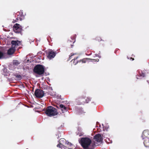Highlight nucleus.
<instances>
[{"label":"nucleus","mask_w":149,"mask_h":149,"mask_svg":"<svg viewBox=\"0 0 149 149\" xmlns=\"http://www.w3.org/2000/svg\"><path fill=\"white\" fill-rule=\"evenodd\" d=\"M45 113L48 116H51L57 115L58 112L55 108L52 107H49L46 109Z\"/></svg>","instance_id":"obj_1"},{"label":"nucleus","mask_w":149,"mask_h":149,"mask_svg":"<svg viewBox=\"0 0 149 149\" xmlns=\"http://www.w3.org/2000/svg\"><path fill=\"white\" fill-rule=\"evenodd\" d=\"M20 42L18 40H13L11 41L12 47L8 51V53L9 54H13L15 52V47L18 46Z\"/></svg>","instance_id":"obj_2"},{"label":"nucleus","mask_w":149,"mask_h":149,"mask_svg":"<svg viewBox=\"0 0 149 149\" xmlns=\"http://www.w3.org/2000/svg\"><path fill=\"white\" fill-rule=\"evenodd\" d=\"M91 142L90 139L87 137L82 138L81 140V146L84 148H87L90 144Z\"/></svg>","instance_id":"obj_3"},{"label":"nucleus","mask_w":149,"mask_h":149,"mask_svg":"<svg viewBox=\"0 0 149 149\" xmlns=\"http://www.w3.org/2000/svg\"><path fill=\"white\" fill-rule=\"evenodd\" d=\"M34 71L35 73L39 74H42L44 73L45 71L44 67L42 65H37L34 67Z\"/></svg>","instance_id":"obj_4"},{"label":"nucleus","mask_w":149,"mask_h":149,"mask_svg":"<svg viewBox=\"0 0 149 149\" xmlns=\"http://www.w3.org/2000/svg\"><path fill=\"white\" fill-rule=\"evenodd\" d=\"M148 134V131L146 130L143 132L142 136L143 139H144V144L146 147L148 146L149 145V138L146 136Z\"/></svg>","instance_id":"obj_5"},{"label":"nucleus","mask_w":149,"mask_h":149,"mask_svg":"<svg viewBox=\"0 0 149 149\" xmlns=\"http://www.w3.org/2000/svg\"><path fill=\"white\" fill-rule=\"evenodd\" d=\"M22 27L19 24H16L13 27V30L15 33H19L22 30Z\"/></svg>","instance_id":"obj_6"},{"label":"nucleus","mask_w":149,"mask_h":149,"mask_svg":"<svg viewBox=\"0 0 149 149\" xmlns=\"http://www.w3.org/2000/svg\"><path fill=\"white\" fill-rule=\"evenodd\" d=\"M34 94L37 97H42L44 96L43 92L42 90L38 89L36 90Z\"/></svg>","instance_id":"obj_7"},{"label":"nucleus","mask_w":149,"mask_h":149,"mask_svg":"<svg viewBox=\"0 0 149 149\" xmlns=\"http://www.w3.org/2000/svg\"><path fill=\"white\" fill-rule=\"evenodd\" d=\"M65 139H61L59 141L60 144H58L57 145L58 147H61L62 149H73L72 148H68L67 147H65L62 144L63 142L65 141Z\"/></svg>","instance_id":"obj_8"},{"label":"nucleus","mask_w":149,"mask_h":149,"mask_svg":"<svg viewBox=\"0 0 149 149\" xmlns=\"http://www.w3.org/2000/svg\"><path fill=\"white\" fill-rule=\"evenodd\" d=\"M94 139L98 142H101L103 139L102 136L99 134H96L94 136Z\"/></svg>","instance_id":"obj_9"},{"label":"nucleus","mask_w":149,"mask_h":149,"mask_svg":"<svg viewBox=\"0 0 149 149\" xmlns=\"http://www.w3.org/2000/svg\"><path fill=\"white\" fill-rule=\"evenodd\" d=\"M56 55V54L54 52L51 51L50 52L48 56V58L49 59H51L54 58Z\"/></svg>","instance_id":"obj_10"},{"label":"nucleus","mask_w":149,"mask_h":149,"mask_svg":"<svg viewBox=\"0 0 149 149\" xmlns=\"http://www.w3.org/2000/svg\"><path fill=\"white\" fill-rule=\"evenodd\" d=\"M6 54L0 52V59L5 58Z\"/></svg>","instance_id":"obj_11"},{"label":"nucleus","mask_w":149,"mask_h":149,"mask_svg":"<svg viewBox=\"0 0 149 149\" xmlns=\"http://www.w3.org/2000/svg\"><path fill=\"white\" fill-rule=\"evenodd\" d=\"M60 107L61 109V110L63 112H64V111L66 110V108L65 106L63 104H60Z\"/></svg>","instance_id":"obj_12"},{"label":"nucleus","mask_w":149,"mask_h":149,"mask_svg":"<svg viewBox=\"0 0 149 149\" xmlns=\"http://www.w3.org/2000/svg\"><path fill=\"white\" fill-rule=\"evenodd\" d=\"M88 59H84L80 61H81L82 63H85L88 61Z\"/></svg>","instance_id":"obj_13"},{"label":"nucleus","mask_w":149,"mask_h":149,"mask_svg":"<svg viewBox=\"0 0 149 149\" xmlns=\"http://www.w3.org/2000/svg\"><path fill=\"white\" fill-rule=\"evenodd\" d=\"M13 63L15 65H17L19 64V63L17 60H15L13 61Z\"/></svg>","instance_id":"obj_14"},{"label":"nucleus","mask_w":149,"mask_h":149,"mask_svg":"<svg viewBox=\"0 0 149 149\" xmlns=\"http://www.w3.org/2000/svg\"><path fill=\"white\" fill-rule=\"evenodd\" d=\"M77 63V62L76 61V59H74V65H76Z\"/></svg>","instance_id":"obj_15"},{"label":"nucleus","mask_w":149,"mask_h":149,"mask_svg":"<svg viewBox=\"0 0 149 149\" xmlns=\"http://www.w3.org/2000/svg\"><path fill=\"white\" fill-rule=\"evenodd\" d=\"M83 134H84V133L83 132H81V133H78V135H79V136H82Z\"/></svg>","instance_id":"obj_16"},{"label":"nucleus","mask_w":149,"mask_h":149,"mask_svg":"<svg viewBox=\"0 0 149 149\" xmlns=\"http://www.w3.org/2000/svg\"><path fill=\"white\" fill-rule=\"evenodd\" d=\"M67 144L68 146H73V145H72V144H71L70 143H69V142H68V143H67Z\"/></svg>","instance_id":"obj_17"},{"label":"nucleus","mask_w":149,"mask_h":149,"mask_svg":"<svg viewBox=\"0 0 149 149\" xmlns=\"http://www.w3.org/2000/svg\"><path fill=\"white\" fill-rule=\"evenodd\" d=\"M140 75L141 77H144L145 76L144 74L142 73L141 74H140Z\"/></svg>","instance_id":"obj_18"},{"label":"nucleus","mask_w":149,"mask_h":149,"mask_svg":"<svg viewBox=\"0 0 149 149\" xmlns=\"http://www.w3.org/2000/svg\"><path fill=\"white\" fill-rule=\"evenodd\" d=\"M17 77H18V78H20L21 77L20 75H17Z\"/></svg>","instance_id":"obj_19"},{"label":"nucleus","mask_w":149,"mask_h":149,"mask_svg":"<svg viewBox=\"0 0 149 149\" xmlns=\"http://www.w3.org/2000/svg\"><path fill=\"white\" fill-rule=\"evenodd\" d=\"M88 99H88V98L87 99H86V101H88Z\"/></svg>","instance_id":"obj_20"},{"label":"nucleus","mask_w":149,"mask_h":149,"mask_svg":"<svg viewBox=\"0 0 149 149\" xmlns=\"http://www.w3.org/2000/svg\"><path fill=\"white\" fill-rule=\"evenodd\" d=\"M131 58L133 60H134V58Z\"/></svg>","instance_id":"obj_21"},{"label":"nucleus","mask_w":149,"mask_h":149,"mask_svg":"<svg viewBox=\"0 0 149 149\" xmlns=\"http://www.w3.org/2000/svg\"><path fill=\"white\" fill-rule=\"evenodd\" d=\"M72 56V55H71V56H70V58H71V57Z\"/></svg>","instance_id":"obj_22"},{"label":"nucleus","mask_w":149,"mask_h":149,"mask_svg":"<svg viewBox=\"0 0 149 149\" xmlns=\"http://www.w3.org/2000/svg\"><path fill=\"white\" fill-rule=\"evenodd\" d=\"M6 70V69H4V70Z\"/></svg>","instance_id":"obj_23"}]
</instances>
